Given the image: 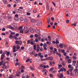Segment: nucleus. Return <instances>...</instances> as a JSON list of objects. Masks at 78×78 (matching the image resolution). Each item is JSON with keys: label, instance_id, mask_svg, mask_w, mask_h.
<instances>
[{"label": "nucleus", "instance_id": "nucleus-1", "mask_svg": "<svg viewBox=\"0 0 78 78\" xmlns=\"http://www.w3.org/2000/svg\"><path fill=\"white\" fill-rule=\"evenodd\" d=\"M78 67V63H76V69H75L74 70V73L76 75H78V69L77 68Z\"/></svg>", "mask_w": 78, "mask_h": 78}, {"label": "nucleus", "instance_id": "nucleus-2", "mask_svg": "<svg viewBox=\"0 0 78 78\" xmlns=\"http://www.w3.org/2000/svg\"><path fill=\"white\" fill-rule=\"evenodd\" d=\"M59 47H60V48H63V47H64L65 48H66V45L64 44L61 43L59 45Z\"/></svg>", "mask_w": 78, "mask_h": 78}, {"label": "nucleus", "instance_id": "nucleus-3", "mask_svg": "<svg viewBox=\"0 0 78 78\" xmlns=\"http://www.w3.org/2000/svg\"><path fill=\"white\" fill-rule=\"evenodd\" d=\"M24 30L25 31V32L26 33H28L29 32V30H28V27H24Z\"/></svg>", "mask_w": 78, "mask_h": 78}, {"label": "nucleus", "instance_id": "nucleus-4", "mask_svg": "<svg viewBox=\"0 0 78 78\" xmlns=\"http://www.w3.org/2000/svg\"><path fill=\"white\" fill-rule=\"evenodd\" d=\"M6 62H5L4 63H3L2 64L3 66L2 67V68H3V69L5 70V69H6Z\"/></svg>", "mask_w": 78, "mask_h": 78}, {"label": "nucleus", "instance_id": "nucleus-5", "mask_svg": "<svg viewBox=\"0 0 78 78\" xmlns=\"http://www.w3.org/2000/svg\"><path fill=\"white\" fill-rule=\"evenodd\" d=\"M20 47V45H17V46L16 47L15 46H14L13 47V49H16V48L17 49H19Z\"/></svg>", "mask_w": 78, "mask_h": 78}, {"label": "nucleus", "instance_id": "nucleus-6", "mask_svg": "<svg viewBox=\"0 0 78 78\" xmlns=\"http://www.w3.org/2000/svg\"><path fill=\"white\" fill-rule=\"evenodd\" d=\"M15 21H17V20H18L19 19V18H18V15L17 14L15 15Z\"/></svg>", "mask_w": 78, "mask_h": 78}, {"label": "nucleus", "instance_id": "nucleus-7", "mask_svg": "<svg viewBox=\"0 0 78 78\" xmlns=\"http://www.w3.org/2000/svg\"><path fill=\"white\" fill-rule=\"evenodd\" d=\"M6 55L7 56H9V54H10V52L9 51L8 52L7 51H5L4 52V54H6Z\"/></svg>", "mask_w": 78, "mask_h": 78}, {"label": "nucleus", "instance_id": "nucleus-8", "mask_svg": "<svg viewBox=\"0 0 78 78\" xmlns=\"http://www.w3.org/2000/svg\"><path fill=\"white\" fill-rule=\"evenodd\" d=\"M7 17L8 20H11L12 19V17L11 16H8Z\"/></svg>", "mask_w": 78, "mask_h": 78}, {"label": "nucleus", "instance_id": "nucleus-9", "mask_svg": "<svg viewBox=\"0 0 78 78\" xmlns=\"http://www.w3.org/2000/svg\"><path fill=\"white\" fill-rule=\"evenodd\" d=\"M5 57V55L4 54H3L1 55V60H3V59H4V58Z\"/></svg>", "mask_w": 78, "mask_h": 78}, {"label": "nucleus", "instance_id": "nucleus-10", "mask_svg": "<svg viewBox=\"0 0 78 78\" xmlns=\"http://www.w3.org/2000/svg\"><path fill=\"white\" fill-rule=\"evenodd\" d=\"M48 60H49L50 61H52L53 59V57H48Z\"/></svg>", "mask_w": 78, "mask_h": 78}, {"label": "nucleus", "instance_id": "nucleus-11", "mask_svg": "<svg viewBox=\"0 0 78 78\" xmlns=\"http://www.w3.org/2000/svg\"><path fill=\"white\" fill-rule=\"evenodd\" d=\"M47 46V44L46 43H44L43 44L44 49H47V48H46Z\"/></svg>", "mask_w": 78, "mask_h": 78}, {"label": "nucleus", "instance_id": "nucleus-12", "mask_svg": "<svg viewBox=\"0 0 78 78\" xmlns=\"http://www.w3.org/2000/svg\"><path fill=\"white\" fill-rule=\"evenodd\" d=\"M73 67H71V68L69 69V71L70 72H72L73 70Z\"/></svg>", "mask_w": 78, "mask_h": 78}, {"label": "nucleus", "instance_id": "nucleus-13", "mask_svg": "<svg viewBox=\"0 0 78 78\" xmlns=\"http://www.w3.org/2000/svg\"><path fill=\"white\" fill-rule=\"evenodd\" d=\"M35 31L37 33H38V34H39L40 33V30L37 29H36L35 30Z\"/></svg>", "mask_w": 78, "mask_h": 78}, {"label": "nucleus", "instance_id": "nucleus-14", "mask_svg": "<svg viewBox=\"0 0 78 78\" xmlns=\"http://www.w3.org/2000/svg\"><path fill=\"white\" fill-rule=\"evenodd\" d=\"M30 69L31 70H34V66H30Z\"/></svg>", "mask_w": 78, "mask_h": 78}, {"label": "nucleus", "instance_id": "nucleus-15", "mask_svg": "<svg viewBox=\"0 0 78 78\" xmlns=\"http://www.w3.org/2000/svg\"><path fill=\"white\" fill-rule=\"evenodd\" d=\"M30 32L32 33H34V29L31 28L30 30Z\"/></svg>", "mask_w": 78, "mask_h": 78}, {"label": "nucleus", "instance_id": "nucleus-16", "mask_svg": "<svg viewBox=\"0 0 78 78\" xmlns=\"http://www.w3.org/2000/svg\"><path fill=\"white\" fill-rule=\"evenodd\" d=\"M62 66H63V67H65V66H66V62H65L63 61L62 63Z\"/></svg>", "mask_w": 78, "mask_h": 78}, {"label": "nucleus", "instance_id": "nucleus-17", "mask_svg": "<svg viewBox=\"0 0 78 78\" xmlns=\"http://www.w3.org/2000/svg\"><path fill=\"white\" fill-rule=\"evenodd\" d=\"M46 9L47 10H49V5L48 4H46Z\"/></svg>", "mask_w": 78, "mask_h": 78}, {"label": "nucleus", "instance_id": "nucleus-18", "mask_svg": "<svg viewBox=\"0 0 78 78\" xmlns=\"http://www.w3.org/2000/svg\"><path fill=\"white\" fill-rule=\"evenodd\" d=\"M16 12H18V13H20V12H21V10H20V9H17Z\"/></svg>", "mask_w": 78, "mask_h": 78}, {"label": "nucleus", "instance_id": "nucleus-19", "mask_svg": "<svg viewBox=\"0 0 78 78\" xmlns=\"http://www.w3.org/2000/svg\"><path fill=\"white\" fill-rule=\"evenodd\" d=\"M50 22V18H48V21H47V23L48 24H49Z\"/></svg>", "mask_w": 78, "mask_h": 78}, {"label": "nucleus", "instance_id": "nucleus-20", "mask_svg": "<svg viewBox=\"0 0 78 78\" xmlns=\"http://www.w3.org/2000/svg\"><path fill=\"white\" fill-rule=\"evenodd\" d=\"M31 22H36V20L31 19Z\"/></svg>", "mask_w": 78, "mask_h": 78}, {"label": "nucleus", "instance_id": "nucleus-21", "mask_svg": "<svg viewBox=\"0 0 78 78\" xmlns=\"http://www.w3.org/2000/svg\"><path fill=\"white\" fill-rule=\"evenodd\" d=\"M23 17H21L20 18V22H22L23 21Z\"/></svg>", "mask_w": 78, "mask_h": 78}, {"label": "nucleus", "instance_id": "nucleus-22", "mask_svg": "<svg viewBox=\"0 0 78 78\" xmlns=\"http://www.w3.org/2000/svg\"><path fill=\"white\" fill-rule=\"evenodd\" d=\"M37 25L38 26H41V25H42V22H38L37 23Z\"/></svg>", "mask_w": 78, "mask_h": 78}, {"label": "nucleus", "instance_id": "nucleus-23", "mask_svg": "<svg viewBox=\"0 0 78 78\" xmlns=\"http://www.w3.org/2000/svg\"><path fill=\"white\" fill-rule=\"evenodd\" d=\"M68 63H69V64H70V63L72 62V60L70 59H69L68 60Z\"/></svg>", "mask_w": 78, "mask_h": 78}, {"label": "nucleus", "instance_id": "nucleus-24", "mask_svg": "<svg viewBox=\"0 0 78 78\" xmlns=\"http://www.w3.org/2000/svg\"><path fill=\"white\" fill-rule=\"evenodd\" d=\"M58 68L59 69H60V68H61V67H62V65H61V64L58 65Z\"/></svg>", "mask_w": 78, "mask_h": 78}, {"label": "nucleus", "instance_id": "nucleus-25", "mask_svg": "<svg viewBox=\"0 0 78 78\" xmlns=\"http://www.w3.org/2000/svg\"><path fill=\"white\" fill-rule=\"evenodd\" d=\"M45 1L46 4H48L49 3V0H45Z\"/></svg>", "mask_w": 78, "mask_h": 78}, {"label": "nucleus", "instance_id": "nucleus-26", "mask_svg": "<svg viewBox=\"0 0 78 78\" xmlns=\"http://www.w3.org/2000/svg\"><path fill=\"white\" fill-rule=\"evenodd\" d=\"M64 76V75L62 74H61L59 76V78H63Z\"/></svg>", "mask_w": 78, "mask_h": 78}, {"label": "nucleus", "instance_id": "nucleus-27", "mask_svg": "<svg viewBox=\"0 0 78 78\" xmlns=\"http://www.w3.org/2000/svg\"><path fill=\"white\" fill-rule=\"evenodd\" d=\"M13 37L15 38V40H18V39H19L17 38V37L16 36H14Z\"/></svg>", "mask_w": 78, "mask_h": 78}, {"label": "nucleus", "instance_id": "nucleus-28", "mask_svg": "<svg viewBox=\"0 0 78 78\" xmlns=\"http://www.w3.org/2000/svg\"><path fill=\"white\" fill-rule=\"evenodd\" d=\"M16 43V44H20V41H15Z\"/></svg>", "mask_w": 78, "mask_h": 78}, {"label": "nucleus", "instance_id": "nucleus-29", "mask_svg": "<svg viewBox=\"0 0 78 78\" xmlns=\"http://www.w3.org/2000/svg\"><path fill=\"white\" fill-rule=\"evenodd\" d=\"M24 22H28V20L27 18L25 19Z\"/></svg>", "mask_w": 78, "mask_h": 78}, {"label": "nucleus", "instance_id": "nucleus-30", "mask_svg": "<svg viewBox=\"0 0 78 78\" xmlns=\"http://www.w3.org/2000/svg\"><path fill=\"white\" fill-rule=\"evenodd\" d=\"M71 25H73V26H74V27H76V24L75 23H74L73 24H72Z\"/></svg>", "mask_w": 78, "mask_h": 78}, {"label": "nucleus", "instance_id": "nucleus-31", "mask_svg": "<svg viewBox=\"0 0 78 78\" xmlns=\"http://www.w3.org/2000/svg\"><path fill=\"white\" fill-rule=\"evenodd\" d=\"M3 63V60H2L1 62H0V66H1L2 65Z\"/></svg>", "mask_w": 78, "mask_h": 78}, {"label": "nucleus", "instance_id": "nucleus-32", "mask_svg": "<svg viewBox=\"0 0 78 78\" xmlns=\"http://www.w3.org/2000/svg\"><path fill=\"white\" fill-rule=\"evenodd\" d=\"M20 65V63L19 62H16L15 64V66H19Z\"/></svg>", "mask_w": 78, "mask_h": 78}, {"label": "nucleus", "instance_id": "nucleus-33", "mask_svg": "<svg viewBox=\"0 0 78 78\" xmlns=\"http://www.w3.org/2000/svg\"><path fill=\"white\" fill-rule=\"evenodd\" d=\"M22 28H23V27H22V26H20L19 29H18V30H22Z\"/></svg>", "mask_w": 78, "mask_h": 78}, {"label": "nucleus", "instance_id": "nucleus-34", "mask_svg": "<svg viewBox=\"0 0 78 78\" xmlns=\"http://www.w3.org/2000/svg\"><path fill=\"white\" fill-rule=\"evenodd\" d=\"M70 59V57L69 56H67L66 57V59Z\"/></svg>", "mask_w": 78, "mask_h": 78}, {"label": "nucleus", "instance_id": "nucleus-35", "mask_svg": "<svg viewBox=\"0 0 78 78\" xmlns=\"http://www.w3.org/2000/svg\"><path fill=\"white\" fill-rule=\"evenodd\" d=\"M49 65L51 66H54V65H53V64H52V63H51V62H49Z\"/></svg>", "mask_w": 78, "mask_h": 78}, {"label": "nucleus", "instance_id": "nucleus-36", "mask_svg": "<svg viewBox=\"0 0 78 78\" xmlns=\"http://www.w3.org/2000/svg\"><path fill=\"white\" fill-rule=\"evenodd\" d=\"M57 71H53L51 72V73H57Z\"/></svg>", "mask_w": 78, "mask_h": 78}, {"label": "nucleus", "instance_id": "nucleus-37", "mask_svg": "<svg viewBox=\"0 0 78 78\" xmlns=\"http://www.w3.org/2000/svg\"><path fill=\"white\" fill-rule=\"evenodd\" d=\"M73 59H76V57L74 56H73Z\"/></svg>", "mask_w": 78, "mask_h": 78}, {"label": "nucleus", "instance_id": "nucleus-38", "mask_svg": "<svg viewBox=\"0 0 78 78\" xmlns=\"http://www.w3.org/2000/svg\"><path fill=\"white\" fill-rule=\"evenodd\" d=\"M37 49H39V44H37Z\"/></svg>", "mask_w": 78, "mask_h": 78}, {"label": "nucleus", "instance_id": "nucleus-39", "mask_svg": "<svg viewBox=\"0 0 78 78\" xmlns=\"http://www.w3.org/2000/svg\"><path fill=\"white\" fill-rule=\"evenodd\" d=\"M54 69V68H52V67L49 70L50 72H51V71H52V70H53Z\"/></svg>", "mask_w": 78, "mask_h": 78}, {"label": "nucleus", "instance_id": "nucleus-40", "mask_svg": "<svg viewBox=\"0 0 78 78\" xmlns=\"http://www.w3.org/2000/svg\"><path fill=\"white\" fill-rule=\"evenodd\" d=\"M26 14L27 16H30L31 15V13H30L27 12Z\"/></svg>", "mask_w": 78, "mask_h": 78}, {"label": "nucleus", "instance_id": "nucleus-41", "mask_svg": "<svg viewBox=\"0 0 78 78\" xmlns=\"http://www.w3.org/2000/svg\"><path fill=\"white\" fill-rule=\"evenodd\" d=\"M18 51V49L16 50V49H14L13 51V52L14 53V52H16V51Z\"/></svg>", "mask_w": 78, "mask_h": 78}, {"label": "nucleus", "instance_id": "nucleus-42", "mask_svg": "<svg viewBox=\"0 0 78 78\" xmlns=\"http://www.w3.org/2000/svg\"><path fill=\"white\" fill-rule=\"evenodd\" d=\"M20 33L21 34H23V31L22 30H21L20 31Z\"/></svg>", "mask_w": 78, "mask_h": 78}, {"label": "nucleus", "instance_id": "nucleus-43", "mask_svg": "<svg viewBox=\"0 0 78 78\" xmlns=\"http://www.w3.org/2000/svg\"><path fill=\"white\" fill-rule=\"evenodd\" d=\"M34 49H36V44L34 45Z\"/></svg>", "mask_w": 78, "mask_h": 78}, {"label": "nucleus", "instance_id": "nucleus-44", "mask_svg": "<svg viewBox=\"0 0 78 78\" xmlns=\"http://www.w3.org/2000/svg\"><path fill=\"white\" fill-rule=\"evenodd\" d=\"M14 2L16 3H19V1L18 0H15Z\"/></svg>", "mask_w": 78, "mask_h": 78}, {"label": "nucleus", "instance_id": "nucleus-45", "mask_svg": "<svg viewBox=\"0 0 78 78\" xmlns=\"http://www.w3.org/2000/svg\"><path fill=\"white\" fill-rule=\"evenodd\" d=\"M37 56H38V54L37 53L34 54V56H35V57H37Z\"/></svg>", "mask_w": 78, "mask_h": 78}, {"label": "nucleus", "instance_id": "nucleus-46", "mask_svg": "<svg viewBox=\"0 0 78 78\" xmlns=\"http://www.w3.org/2000/svg\"><path fill=\"white\" fill-rule=\"evenodd\" d=\"M52 3L53 5L54 6H56V4H55V3L53 2H52Z\"/></svg>", "mask_w": 78, "mask_h": 78}, {"label": "nucleus", "instance_id": "nucleus-47", "mask_svg": "<svg viewBox=\"0 0 78 78\" xmlns=\"http://www.w3.org/2000/svg\"><path fill=\"white\" fill-rule=\"evenodd\" d=\"M30 43H31V41H30V40H28L27 41V44H30Z\"/></svg>", "mask_w": 78, "mask_h": 78}, {"label": "nucleus", "instance_id": "nucleus-48", "mask_svg": "<svg viewBox=\"0 0 78 78\" xmlns=\"http://www.w3.org/2000/svg\"><path fill=\"white\" fill-rule=\"evenodd\" d=\"M9 28L10 29H12V30H14V27L12 26H9Z\"/></svg>", "mask_w": 78, "mask_h": 78}, {"label": "nucleus", "instance_id": "nucleus-49", "mask_svg": "<svg viewBox=\"0 0 78 78\" xmlns=\"http://www.w3.org/2000/svg\"><path fill=\"white\" fill-rule=\"evenodd\" d=\"M50 76L51 77H51H53V75L52 74H50Z\"/></svg>", "mask_w": 78, "mask_h": 78}, {"label": "nucleus", "instance_id": "nucleus-50", "mask_svg": "<svg viewBox=\"0 0 78 78\" xmlns=\"http://www.w3.org/2000/svg\"><path fill=\"white\" fill-rule=\"evenodd\" d=\"M68 67L69 69H70V68H71L72 67H71V65L69 64L68 65Z\"/></svg>", "mask_w": 78, "mask_h": 78}, {"label": "nucleus", "instance_id": "nucleus-51", "mask_svg": "<svg viewBox=\"0 0 78 78\" xmlns=\"http://www.w3.org/2000/svg\"><path fill=\"white\" fill-rule=\"evenodd\" d=\"M9 37H10V38H11V39H12L13 37L12 35H10L9 36Z\"/></svg>", "mask_w": 78, "mask_h": 78}, {"label": "nucleus", "instance_id": "nucleus-52", "mask_svg": "<svg viewBox=\"0 0 78 78\" xmlns=\"http://www.w3.org/2000/svg\"><path fill=\"white\" fill-rule=\"evenodd\" d=\"M33 37H34V35H31L30 36V38H33Z\"/></svg>", "mask_w": 78, "mask_h": 78}, {"label": "nucleus", "instance_id": "nucleus-53", "mask_svg": "<svg viewBox=\"0 0 78 78\" xmlns=\"http://www.w3.org/2000/svg\"><path fill=\"white\" fill-rule=\"evenodd\" d=\"M16 37H17V36L18 37V36H19V34L18 33H17L16 34Z\"/></svg>", "mask_w": 78, "mask_h": 78}, {"label": "nucleus", "instance_id": "nucleus-54", "mask_svg": "<svg viewBox=\"0 0 78 78\" xmlns=\"http://www.w3.org/2000/svg\"><path fill=\"white\" fill-rule=\"evenodd\" d=\"M63 71H64V72H66V71H67V70H66V68H64V67H63Z\"/></svg>", "mask_w": 78, "mask_h": 78}, {"label": "nucleus", "instance_id": "nucleus-55", "mask_svg": "<svg viewBox=\"0 0 78 78\" xmlns=\"http://www.w3.org/2000/svg\"><path fill=\"white\" fill-rule=\"evenodd\" d=\"M72 62L73 63L76 64V61H72Z\"/></svg>", "mask_w": 78, "mask_h": 78}, {"label": "nucleus", "instance_id": "nucleus-56", "mask_svg": "<svg viewBox=\"0 0 78 78\" xmlns=\"http://www.w3.org/2000/svg\"><path fill=\"white\" fill-rule=\"evenodd\" d=\"M3 0V2L4 3H6V2H7V0Z\"/></svg>", "mask_w": 78, "mask_h": 78}, {"label": "nucleus", "instance_id": "nucleus-57", "mask_svg": "<svg viewBox=\"0 0 78 78\" xmlns=\"http://www.w3.org/2000/svg\"><path fill=\"white\" fill-rule=\"evenodd\" d=\"M30 42H34V40L33 41V38H32L31 39V40H30Z\"/></svg>", "mask_w": 78, "mask_h": 78}, {"label": "nucleus", "instance_id": "nucleus-58", "mask_svg": "<svg viewBox=\"0 0 78 78\" xmlns=\"http://www.w3.org/2000/svg\"><path fill=\"white\" fill-rule=\"evenodd\" d=\"M48 38L49 39V40L51 41V37H50V36H48Z\"/></svg>", "mask_w": 78, "mask_h": 78}, {"label": "nucleus", "instance_id": "nucleus-59", "mask_svg": "<svg viewBox=\"0 0 78 78\" xmlns=\"http://www.w3.org/2000/svg\"><path fill=\"white\" fill-rule=\"evenodd\" d=\"M29 61H30V59H28L26 61V62H29Z\"/></svg>", "mask_w": 78, "mask_h": 78}, {"label": "nucleus", "instance_id": "nucleus-60", "mask_svg": "<svg viewBox=\"0 0 78 78\" xmlns=\"http://www.w3.org/2000/svg\"><path fill=\"white\" fill-rule=\"evenodd\" d=\"M33 12L34 13H36L37 12L36 11V9H35L34 11H33Z\"/></svg>", "mask_w": 78, "mask_h": 78}, {"label": "nucleus", "instance_id": "nucleus-61", "mask_svg": "<svg viewBox=\"0 0 78 78\" xmlns=\"http://www.w3.org/2000/svg\"><path fill=\"white\" fill-rule=\"evenodd\" d=\"M44 57L45 58H47V57H48V55L47 54H46L44 55Z\"/></svg>", "mask_w": 78, "mask_h": 78}, {"label": "nucleus", "instance_id": "nucleus-62", "mask_svg": "<svg viewBox=\"0 0 78 78\" xmlns=\"http://www.w3.org/2000/svg\"><path fill=\"white\" fill-rule=\"evenodd\" d=\"M41 42H44L45 41V39H41Z\"/></svg>", "mask_w": 78, "mask_h": 78}, {"label": "nucleus", "instance_id": "nucleus-63", "mask_svg": "<svg viewBox=\"0 0 78 78\" xmlns=\"http://www.w3.org/2000/svg\"><path fill=\"white\" fill-rule=\"evenodd\" d=\"M38 56H41V53H39V54H38Z\"/></svg>", "mask_w": 78, "mask_h": 78}, {"label": "nucleus", "instance_id": "nucleus-64", "mask_svg": "<svg viewBox=\"0 0 78 78\" xmlns=\"http://www.w3.org/2000/svg\"><path fill=\"white\" fill-rule=\"evenodd\" d=\"M26 78H31V77H29L28 76H25Z\"/></svg>", "mask_w": 78, "mask_h": 78}]
</instances>
